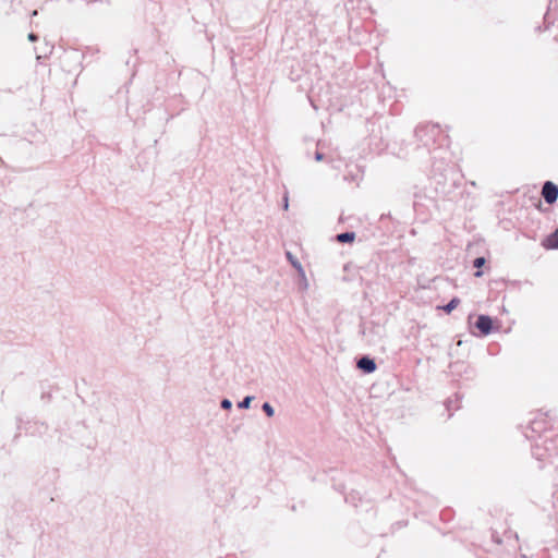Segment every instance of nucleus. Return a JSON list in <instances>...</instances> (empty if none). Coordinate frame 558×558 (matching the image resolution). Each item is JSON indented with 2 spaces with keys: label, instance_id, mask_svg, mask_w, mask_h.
Returning a JSON list of instances; mask_svg holds the SVG:
<instances>
[{
  "label": "nucleus",
  "instance_id": "1",
  "mask_svg": "<svg viewBox=\"0 0 558 558\" xmlns=\"http://www.w3.org/2000/svg\"><path fill=\"white\" fill-rule=\"evenodd\" d=\"M542 195L547 204H554L558 198V186L551 181H546L542 189Z\"/></svg>",
  "mask_w": 558,
  "mask_h": 558
},
{
  "label": "nucleus",
  "instance_id": "2",
  "mask_svg": "<svg viewBox=\"0 0 558 558\" xmlns=\"http://www.w3.org/2000/svg\"><path fill=\"white\" fill-rule=\"evenodd\" d=\"M475 326H476V328L480 329V331L483 335H488L490 332V330H492V327H493V320H492V318L489 316L480 315L477 317Z\"/></svg>",
  "mask_w": 558,
  "mask_h": 558
},
{
  "label": "nucleus",
  "instance_id": "3",
  "mask_svg": "<svg viewBox=\"0 0 558 558\" xmlns=\"http://www.w3.org/2000/svg\"><path fill=\"white\" fill-rule=\"evenodd\" d=\"M357 367L365 373H373L376 369V363L368 356H363L357 361Z\"/></svg>",
  "mask_w": 558,
  "mask_h": 558
},
{
  "label": "nucleus",
  "instance_id": "4",
  "mask_svg": "<svg viewBox=\"0 0 558 558\" xmlns=\"http://www.w3.org/2000/svg\"><path fill=\"white\" fill-rule=\"evenodd\" d=\"M287 258L292 264V266L299 271V274L304 277L305 274L301 263L290 252H287Z\"/></svg>",
  "mask_w": 558,
  "mask_h": 558
},
{
  "label": "nucleus",
  "instance_id": "5",
  "mask_svg": "<svg viewBox=\"0 0 558 558\" xmlns=\"http://www.w3.org/2000/svg\"><path fill=\"white\" fill-rule=\"evenodd\" d=\"M354 239H355L354 232H343V233H339L337 235V240L340 243H349V242H352Z\"/></svg>",
  "mask_w": 558,
  "mask_h": 558
},
{
  "label": "nucleus",
  "instance_id": "6",
  "mask_svg": "<svg viewBox=\"0 0 558 558\" xmlns=\"http://www.w3.org/2000/svg\"><path fill=\"white\" fill-rule=\"evenodd\" d=\"M460 304V300L458 298H453L447 305L442 307V310L447 313L453 311Z\"/></svg>",
  "mask_w": 558,
  "mask_h": 558
},
{
  "label": "nucleus",
  "instance_id": "7",
  "mask_svg": "<svg viewBox=\"0 0 558 558\" xmlns=\"http://www.w3.org/2000/svg\"><path fill=\"white\" fill-rule=\"evenodd\" d=\"M253 399V396H247L241 402L238 403V407L240 409H248Z\"/></svg>",
  "mask_w": 558,
  "mask_h": 558
},
{
  "label": "nucleus",
  "instance_id": "8",
  "mask_svg": "<svg viewBox=\"0 0 558 558\" xmlns=\"http://www.w3.org/2000/svg\"><path fill=\"white\" fill-rule=\"evenodd\" d=\"M548 241L550 247L558 248V229L550 235Z\"/></svg>",
  "mask_w": 558,
  "mask_h": 558
},
{
  "label": "nucleus",
  "instance_id": "9",
  "mask_svg": "<svg viewBox=\"0 0 558 558\" xmlns=\"http://www.w3.org/2000/svg\"><path fill=\"white\" fill-rule=\"evenodd\" d=\"M262 409H263V411L265 412V414H266L268 417L274 416V414H275V410H274V408L271 407V404H270V403L265 402V403L263 404Z\"/></svg>",
  "mask_w": 558,
  "mask_h": 558
},
{
  "label": "nucleus",
  "instance_id": "10",
  "mask_svg": "<svg viewBox=\"0 0 558 558\" xmlns=\"http://www.w3.org/2000/svg\"><path fill=\"white\" fill-rule=\"evenodd\" d=\"M220 405L225 410H230L232 408V402L229 399H222Z\"/></svg>",
  "mask_w": 558,
  "mask_h": 558
},
{
  "label": "nucleus",
  "instance_id": "11",
  "mask_svg": "<svg viewBox=\"0 0 558 558\" xmlns=\"http://www.w3.org/2000/svg\"><path fill=\"white\" fill-rule=\"evenodd\" d=\"M484 264H485V258L484 257H477L473 262V266L476 267V268H481Z\"/></svg>",
  "mask_w": 558,
  "mask_h": 558
},
{
  "label": "nucleus",
  "instance_id": "12",
  "mask_svg": "<svg viewBox=\"0 0 558 558\" xmlns=\"http://www.w3.org/2000/svg\"><path fill=\"white\" fill-rule=\"evenodd\" d=\"M315 159L317 161H322L324 159V154L319 153V151H316L315 154Z\"/></svg>",
  "mask_w": 558,
  "mask_h": 558
},
{
  "label": "nucleus",
  "instance_id": "13",
  "mask_svg": "<svg viewBox=\"0 0 558 558\" xmlns=\"http://www.w3.org/2000/svg\"><path fill=\"white\" fill-rule=\"evenodd\" d=\"M288 207H289V202H288V195L286 194L283 197V208L287 210Z\"/></svg>",
  "mask_w": 558,
  "mask_h": 558
},
{
  "label": "nucleus",
  "instance_id": "14",
  "mask_svg": "<svg viewBox=\"0 0 558 558\" xmlns=\"http://www.w3.org/2000/svg\"><path fill=\"white\" fill-rule=\"evenodd\" d=\"M28 39H29L31 41H36V40L38 39V37H37V35H35L34 33H31V34L28 35Z\"/></svg>",
  "mask_w": 558,
  "mask_h": 558
},
{
  "label": "nucleus",
  "instance_id": "15",
  "mask_svg": "<svg viewBox=\"0 0 558 558\" xmlns=\"http://www.w3.org/2000/svg\"><path fill=\"white\" fill-rule=\"evenodd\" d=\"M32 15H33V16H36V15H37V11H36V10H35V11H33Z\"/></svg>",
  "mask_w": 558,
  "mask_h": 558
},
{
  "label": "nucleus",
  "instance_id": "16",
  "mask_svg": "<svg viewBox=\"0 0 558 558\" xmlns=\"http://www.w3.org/2000/svg\"><path fill=\"white\" fill-rule=\"evenodd\" d=\"M481 275H482V272H481V271H477V272L475 274V276H477V277H480Z\"/></svg>",
  "mask_w": 558,
  "mask_h": 558
}]
</instances>
